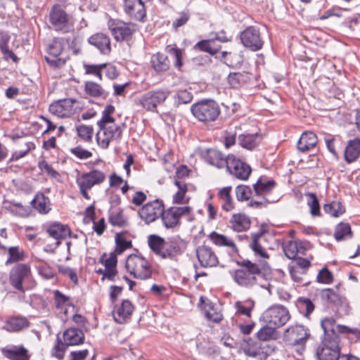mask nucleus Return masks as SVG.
I'll use <instances>...</instances> for the list:
<instances>
[{"mask_svg": "<svg viewBox=\"0 0 360 360\" xmlns=\"http://www.w3.org/2000/svg\"><path fill=\"white\" fill-rule=\"evenodd\" d=\"M49 21L53 30L61 34L74 31V20L64 7L60 4L53 5L49 12Z\"/></svg>", "mask_w": 360, "mask_h": 360, "instance_id": "f257e3e1", "label": "nucleus"}, {"mask_svg": "<svg viewBox=\"0 0 360 360\" xmlns=\"http://www.w3.org/2000/svg\"><path fill=\"white\" fill-rule=\"evenodd\" d=\"M192 115L199 122L207 123L215 121L220 115V108L217 102L205 99L191 106Z\"/></svg>", "mask_w": 360, "mask_h": 360, "instance_id": "f03ea898", "label": "nucleus"}, {"mask_svg": "<svg viewBox=\"0 0 360 360\" xmlns=\"http://www.w3.org/2000/svg\"><path fill=\"white\" fill-rule=\"evenodd\" d=\"M243 269H237L234 273V281L241 286H252L256 283V276L262 274L261 269L248 259L238 262Z\"/></svg>", "mask_w": 360, "mask_h": 360, "instance_id": "7ed1b4c3", "label": "nucleus"}, {"mask_svg": "<svg viewBox=\"0 0 360 360\" xmlns=\"http://www.w3.org/2000/svg\"><path fill=\"white\" fill-rule=\"evenodd\" d=\"M127 271L135 278L146 280L151 277L152 270L149 262L142 256L130 255L125 263Z\"/></svg>", "mask_w": 360, "mask_h": 360, "instance_id": "20e7f679", "label": "nucleus"}, {"mask_svg": "<svg viewBox=\"0 0 360 360\" xmlns=\"http://www.w3.org/2000/svg\"><path fill=\"white\" fill-rule=\"evenodd\" d=\"M321 326L324 332L323 338L328 336L335 340H340L339 334H352L356 339L360 338V330L358 328L337 324L333 317H326L323 319L321 322Z\"/></svg>", "mask_w": 360, "mask_h": 360, "instance_id": "39448f33", "label": "nucleus"}, {"mask_svg": "<svg viewBox=\"0 0 360 360\" xmlns=\"http://www.w3.org/2000/svg\"><path fill=\"white\" fill-rule=\"evenodd\" d=\"M318 360H338L340 357V340L323 338L316 350Z\"/></svg>", "mask_w": 360, "mask_h": 360, "instance_id": "423d86ee", "label": "nucleus"}, {"mask_svg": "<svg viewBox=\"0 0 360 360\" xmlns=\"http://www.w3.org/2000/svg\"><path fill=\"white\" fill-rule=\"evenodd\" d=\"M264 322L275 328L284 326L290 319L288 309L282 305H274L268 308L262 314Z\"/></svg>", "mask_w": 360, "mask_h": 360, "instance_id": "0eeeda50", "label": "nucleus"}, {"mask_svg": "<svg viewBox=\"0 0 360 360\" xmlns=\"http://www.w3.org/2000/svg\"><path fill=\"white\" fill-rule=\"evenodd\" d=\"M310 336L309 331L302 325L291 326L288 328L283 335L284 341L290 345L299 346L303 350Z\"/></svg>", "mask_w": 360, "mask_h": 360, "instance_id": "6e6552de", "label": "nucleus"}, {"mask_svg": "<svg viewBox=\"0 0 360 360\" xmlns=\"http://www.w3.org/2000/svg\"><path fill=\"white\" fill-rule=\"evenodd\" d=\"M241 345L245 355L254 358L259 356L260 359L264 360L275 349L274 347L269 345L263 346L251 338L244 339Z\"/></svg>", "mask_w": 360, "mask_h": 360, "instance_id": "1a4fd4ad", "label": "nucleus"}, {"mask_svg": "<svg viewBox=\"0 0 360 360\" xmlns=\"http://www.w3.org/2000/svg\"><path fill=\"white\" fill-rule=\"evenodd\" d=\"M168 89H159L145 93L141 98V105L147 110L155 111L158 105L162 104L170 95Z\"/></svg>", "mask_w": 360, "mask_h": 360, "instance_id": "9d476101", "label": "nucleus"}, {"mask_svg": "<svg viewBox=\"0 0 360 360\" xmlns=\"http://www.w3.org/2000/svg\"><path fill=\"white\" fill-rule=\"evenodd\" d=\"M108 27L117 41L131 39L133 34L136 31L135 24L127 23L119 20H109Z\"/></svg>", "mask_w": 360, "mask_h": 360, "instance_id": "9b49d317", "label": "nucleus"}, {"mask_svg": "<svg viewBox=\"0 0 360 360\" xmlns=\"http://www.w3.org/2000/svg\"><path fill=\"white\" fill-rule=\"evenodd\" d=\"M240 39L243 45L252 51L260 50L264 45L259 30L255 26H249L242 31Z\"/></svg>", "mask_w": 360, "mask_h": 360, "instance_id": "f8f14e48", "label": "nucleus"}, {"mask_svg": "<svg viewBox=\"0 0 360 360\" xmlns=\"http://www.w3.org/2000/svg\"><path fill=\"white\" fill-rule=\"evenodd\" d=\"M191 208L185 207H171L166 210L163 209L161 214V219L164 226L169 229H174L180 224V218L182 216L190 214Z\"/></svg>", "mask_w": 360, "mask_h": 360, "instance_id": "ddd939ff", "label": "nucleus"}, {"mask_svg": "<svg viewBox=\"0 0 360 360\" xmlns=\"http://www.w3.org/2000/svg\"><path fill=\"white\" fill-rule=\"evenodd\" d=\"M31 269L30 265L18 263L14 266L9 273V283L17 290L24 292L22 283L30 278Z\"/></svg>", "mask_w": 360, "mask_h": 360, "instance_id": "4468645a", "label": "nucleus"}, {"mask_svg": "<svg viewBox=\"0 0 360 360\" xmlns=\"http://www.w3.org/2000/svg\"><path fill=\"white\" fill-rule=\"evenodd\" d=\"M122 130L117 124L109 127L104 125L96 134V138L98 145L103 149L108 148L110 141H119L122 137Z\"/></svg>", "mask_w": 360, "mask_h": 360, "instance_id": "2eb2a0df", "label": "nucleus"}, {"mask_svg": "<svg viewBox=\"0 0 360 360\" xmlns=\"http://www.w3.org/2000/svg\"><path fill=\"white\" fill-rule=\"evenodd\" d=\"M227 171L235 178L240 180H247L252 172L249 165L237 159L233 155H228Z\"/></svg>", "mask_w": 360, "mask_h": 360, "instance_id": "dca6fc26", "label": "nucleus"}, {"mask_svg": "<svg viewBox=\"0 0 360 360\" xmlns=\"http://www.w3.org/2000/svg\"><path fill=\"white\" fill-rule=\"evenodd\" d=\"M164 204L162 200H155L145 204L139 211L140 218L149 224L158 219L162 214Z\"/></svg>", "mask_w": 360, "mask_h": 360, "instance_id": "f3484780", "label": "nucleus"}, {"mask_svg": "<svg viewBox=\"0 0 360 360\" xmlns=\"http://www.w3.org/2000/svg\"><path fill=\"white\" fill-rule=\"evenodd\" d=\"M124 11L131 18L143 21L146 15L145 4L141 0H123Z\"/></svg>", "mask_w": 360, "mask_h": 360, "instance_id": "a211bd4d", "label": "nucleus"}, {"mask_svg": "<svg viewBox=\"0 0 360 360\" xmlns=\"http://www.w3.org/2000/svg\"><path fill=\"white\" fill-rule=\"evenodd\" d=\"M105 179V174L98 169H92L79 176L76 179L77 185H81L89 188L96 185H100Z\"/></svg>", "mask_w": 360, "mask_h": 360, "instance_id": "6ab92c4d", "label": "nucleus"}, {"mask_svg": "<svg viewBox=\"0 0 360 360\" xmlns=\"http://www.w3.org/2000/svg\"><path fill=\"white\" fill-rule=\"evenodd\" d=\"M196 255L202 267H214L219 264L216 253L210 247L207 245L199 246L196 250Z\"/></svg>", "mask_w": 360, "mask_h": 360, "instance_id": "aec40b11", "label": "nucleus"}, {"mask_svg": "<svg viewBox=\"0 0 360 360\" xmlns=\"http://www.w3.org/2000/svg\"><path fill=\"white\" fill-rule=\"evenodd\" d=\"M76 102L72 98L56 101L50 105L49 111L60 117H68L74 113L73 105Z\"/></svg>", "mask_w": 360, "mask_h": 360, "instance_id": "412c9836", "label": "nucleus"}, {"mask_svg": "<svg viewBox=\"0 0 360 360\" xmlns=\"http://www.w3.org/2000/svg\"><path fill=\"white\" fill-rule=\"evenodd\" d=\"M184 252L183 242L179 237L170 238L165 240L161 257L174 259Z\"/></svg>", "mask_w": 360, "mask_h": 360, "instance_id": "4be33fe9", "label": "nucleus"}, {"mask_svg": "<svg viewBox=\"0 0 360 360\" xmlns=\"http://www.w3.org/2000/svg\"><path fill=\"white\" fill-rule=\"evenodd\" d=\"M319 295L323 304L336 309H338L345 301V298L341 297L333 288L322 289Z\"/></svg>", "mask_w": 360, "mask_h": 360, "instance_id": "5701e85b", "label": "nucleus"}, {"mask_svg": "<svg viewBox=\"0 0 360 360\" xmlns=\"http://www.w3.org/2000/svg\"><path fill=\"white\" fill-rule=\"evenodd\" d=\"M134 305L129 300H124L121 304L116 305L112 311L114 320L117 323L122 324L130 319L134 311Z\"/></svg>", "mask_w": 360, "mask_h": 360, "instance_id": "b1692460", "label": "nucleus"}, {"mask_svg": "<svg viewBox=\"0 0 360 360\" xmlns=\"http://www.w3.org/2000/svg\"><path fill=\"white\" fill-rule=\"evenodd\" d=\"M264 226L262 225L259 231L257 233L251 234V240L249 243V247L254 252L256 256L268 259L269 257V254L266 251V249L263 247L262 242L264 240Z\"/></svg>", "mask_w": 360, "mask_h": 360, "instance_id": "393cba45", "label": "nucleus"}, {"mask_svg": "<svg viewBox=\"0 0 360 360\" xmlns=\"http://www.w3.org/2000/svg\"><path fill=\"white\" fill-rule=\"evenodd\" d=\"M46 231L50 237L56 240V246L60 245L61 239H65L71 234L70 228L59 222H53L48 225Z\"/></svg>", "mask_w": 360, "mask_h": 360, "instance_id": "a878e982", "label": "nucleus"}, {"mask_svg": "<svg viewBox=\"0 0 360 360\" xmlns=\"http://www.w3.org/2000/svg\"><path fill=\"white\" fill-rule=\"evenodd\" d=\"M88 42L96 47L101 54L108 55L111 51L110 39L105 34H94L88 39Z\"/></svg>", "mask_w": 360, "mask_h": 360, "instance_id": "bb28decb", "label": "nucleus"}, {"mask_svg": "<svg viewBox=\"0 0 360 360\" xmlns=\"http://www.w3.org/2000/svg\"><path fill=\"white\" fill-rule=\"evenodd\" d=\"M276 185V182L274 180H266L264 179L263 176H261L253 184L255 195L259 198H267L266 195L273 191Z\"/></svg>", "mask_w": 360, "mask_h": 360, "instance_id": "cd10ccee", "label": "nucleus"}, {"mask_svg": "<svg viewBox=\"0 0 360 360\" xmlns=\"http://www.w3.org/2000/svg\"><path fill=\"white\" fill-rule=\"evenodd\" d=\"M204 158L207 163L217 168L226 167L228 165V155L226 157L217 149H207Z\"/></svg>", "mask_w": 360, "mask_h": 360, "instance_id": "c85d7f7f", "label": "nucleus"}, {"mask_svg": "<svg viewBox=\"0 0 360 360\" xmlns=\"http://www.w3.org/2000/svg\"><path fill=\"white\" fill-rule=\"evenodd\" d=\"M63 342L69 346L79 345L84 342L85 336L82 330L69 328L63 334Z\"/></svg>", "mask_w": 360, "mask_h": 360, "instance_id": "c756f323", "label": "nucleus"}, {"mask_svg": "<svg viewBox=\"0 0 360 360\" xmlns=\"http://www.w3.org/2000/svg\"><path fill=\"white\" fill-rule=\"evenodd\" d=\"M229 225L235 231H245L250 229L251 220L250 217L245 214H233L229 220Z\"/></svg>", "mask_w": 360, "mask_h": 360, "instance_id": "7c9ffc66", "label": "nucleus"}, {"mask_svg": "<svg viewBox=\"0 0 360 360\" xmlns=\"http://www.w3.org/2000/svg\"><path fill=\"white\" fill-rule=\"evenodd\" d=\"M318 143L316 135L312 131L304 132L297 141V149L302 152L306 153L314 148Z\"/></svg>", "mask_w": 360, "mask_h": 360, "instance_id": "2f4dec72", "label": "nucleus"}, {"mask_svg": "<svg viewBox=\"0 0 360 360\" xmlns=\"http://www.w3.org/2000/svg\"><path fill=\"white\" fill-rule=\"evenodd\" d=\"M2 353L10 360H30V358L28 350L23 346L13 345L10 348H4Z\"/></svg>", "mask_w": 360, "mask_h": 360, "instance_id": "473e14b6", "label": "nucleus"}, {"mask_svg": "<svg viewBox=\"0 0 360 360\" xmlns=\"http://www.w3.org/2000/svg\"><path fill=\"white\" fill-rule=\"evenodd\" d=\"M360 156V139L349 140L345 149L344 159L347 163L350 164L356 161Z\"/></svg>", "mask_w": 360, "mask_h": 360, "instance_id": "72a5a7b5", "label": "nucleus"}, {"mask_svg": "<svg viewBox=\"0 0 360 360\" xmlns=\"http://www.w3.org/2000/svg\"><path fill=\"white\" fill-rule=\"evenodd\" d=\"M200 304L207 319L214 323H219L221 321L222 314L214 309V304L212 302L201 296Z\"/></svg>", "mask_w": 360, "mask_h": 360, "instance_id": "f704fd0d", "label": "nucleus"}, {"mask_svg": "<svg viewBox=\"0 0 360 360\" xmlns=\"http://www.w3.org/2000/svg\"><path fill=\"white\" fill-rule=\"evenodd\" d=\"M29 326L30 322L25 317L13 316L6 321L3 329L10 333H15L28 328Z\"/></svg>", "mask_w": 360, "mask_h": 360, "instance_id": "c9c22d12", "label": "nucleus"}, {"mask_svg": "<svg viewBox=\"0 0 360 360\" xmlns=\"http://www.w3.org/2000/svg\"><path fill=\"white\" fill-rule=\"evenodd\" d=\"M31 204L40 214H47L51 210L49 198L42 193H37Z\"/></svg>", "mask_w": 360, "mask_h": 360, "instance_id": "e433bc0d", "label": "nucleus"}, {"mask_svg": "<svg viewBox=\"0 0 360 360\" xmlns=\"http://www.w3.org/2000/svg\"><path fill=\"white\" fill-rule=\"evenodd\" d=\"M231 186L221 188L218 192V197L221 202V207L226 212H230L235 207L234 202L231 195Z\"/></svg>", "mask_w": 360, "mask_h": 360, "instance_id": "4c0bfd02", "label": "nucleus"}, {"mask_svg": "<svg viewBox=\"0 0 360 360\" xmlns=\"http://www.w3.org/2000/svg\"><path fill=\"white\" fill-rule=\"evenodd\" d=\"M256 335L259 340L263 342L276 340L279 338L276 328L267 323L258 330Z\"/></svg>", "mask_w": 360, "mask_h": 360, "instance_id": "58836bf2", "label": "nucleus"}, {"mask_svg": "<svg viewBox=\"0 0 360 360\" xmlns=\"http://www.w3.org/2000/svg\"><path fill=\"white\" fill-rule=\"evenodd\" d=\"M238 141L241 147L252 150L259 144L260 138L257 133L242 134L238 136Z\"/></svg>", "mask_w": 360, "mask_h": 360, "instance_id": "ea45409f", "label": "nucleus"}, {"mask_svg": "<svg viewBox=\"0 0 360 360\" xmlns=\"http://www.w3.org/2000/svg\"><path fill=\"white\" fill-rule=\"evenodd\" d=\"M150 63L156 72H165L169 68V60L167 56L161 53L153 55Z\"/></svg>", "mask_w": 360, "mask_h": 360, "instance_id": "a19ab883", "label": "nucleus"}, {"mask_svg": "<svg viewBox=\"0 0 360 360\" xmlns=\"http://www.w3.org/2000/svg\"><path fill=\"white\" fill-rule=\"evenodd\" d=\"M84 91L86 94L94 98L102 97L105 98L109 95V93L103 89L100 84L92 81L85 82Z\"/></svg>", "mask_w": 360, "mask_h": 360, "instance_id": "79ce46f5", "label": "nucleus"}, {"mask_svg": "<svg viewBox=\"0 0 360 360\" xmlns=\"http://www.w3.org/2000/svg\"><path fill=\"white\" fill-rule=\"evenodd\" d=\"M352 236L351 226L348 223L340 222L335 226L334 238L337 241L352 238Z\"/></svg>", "mask_w": 360, "mask_h": 360, "instance_id": "37998d69", "label": "nucleus"}, {"mask_svg": "<svg viewBox=\"0 0 360 360\" xmlns=\"http://www.w3.org/2000/svg\"><path fill=\"white\" fill-rule=\"evenodd\" d=\"M209 238L216 245L229 247L233 251H237L234 242L224 235L213 231L210 234Z\"/></svg>", "mask_w": 360, "mask_h": 360, "instance_id": "c03bdc74", "label": "nucleus"}, {"mask_svg": "<svg viewBox=\"0 0 360 360\" xmlns=\"http://www.w3.org/2000/svg\"><path fill=\"white\" fill-rule=\"evenodd\" d=\"M285 256L291 259L297 257V255L304 254V248L302 243L299 241H290L283 248Z\"/></svg>", "mask_w": 360, "mask_h": 360, "instance_id": "a18cd8bd", "label": "nucleus"}, {"mask_svg": "<svg viewBox=\"0 0 360 360\" xmlns=\"http://www.w3.org/2000/svg\"><path fill=\"white\" fill-rule=\"evenodd\" d=\"M326 213L334 217H338L345 212V207L340 201H332L323 205Z\"/></svg>", "mask_w": 360, "mask_h": 360, "instance_id": "49530a36", "label": "nucleus"}, {"mask_svg": "<svg viewBox=\"0 0 360 360\" xmlns=\"http://www.w3.org/2000/svg\"><path fill=\"white\" fill-rule=\"evenodd\" d=\"M6 250H7L8 255V257L5 262L6 265H9L25 259L24 251L20 249L19 246L6 248Z\"/></svg>", "mask_w": 360, "mask_h": 360, "instance_id": "de8ad7c7", "label": "nucleus"}, {"mask_svg": "<svg viewBox=\"0 0 360 360\" xmlns=\"http://www.w3.org/2000/svg\"><path fill=\"white\" fill-rule=\"evenodd\" d=\"M250 77L247 72H233L228 76V82L232 88L238 89L245 84Z\"/></svg>", "mask_w": 360, "mask_h": 360, "instance_id": "09e8293b", "label": "nucleus"}, {"mask_svg": "<svg viewBox=\"0 0 360 360\" xmlns=\"http://www.w3.org/2000/svg\"><path fill=\"white\" fill-rule=\"evenodd\" d=\"M4 208L16 216L26 217L28 215L27 208L20 202L6 201L4 202Z\"/></svg>", "mask_w": 360, "mask_h": 360, "instance_id": "8fccbe9b", "label": "nucleus"}, {"mask_svg": "<svg viewBox=\"0 0 360 360\" xmlns=\"http://www.w3.org/2000/svg\"><path fill=\"white\" fill-rule=\"evenodd\" d=\"M194 48L207 52L212 56L216 54L219 50V46L215 45L214 39L200 41L195 45Z\"/></svg>", "mask_w": 360, "mask_h": 360, "instance_id": "3c124183", "label": "nucleus"}, {"mask_svg": "<svg viewBox=\"0 0 360 360\" xmlns=\"http://www.w3.org/2000/svg\"><path fill=\"white\" fill-rule=\"evenodd\" d=\"M165 240L157 235H150L148 243L150 248L158 255L161 257Z\"/></svg>", "mask_w": 360, "mask_h": 360, "instance_id": "603ef678", "label": "nucleus"}, {"mask_svg": "<svg viewBox=\"0 0 360 360\" xmlns=\"http://www.w3.org/2000/svg\"><path fill=\"white\" fill-rule=\"evenodd\" d=\"M108 221L113 226L124 227L127 221L121 211L110 210L109 213Z\"/></svg>", "mask_w": 360, "mask_h": 360, "instance_id": "864d4df0", "label": "nucleus"}, {"mask_svg": "<svg viewBox=\"0 0 360 360\" xmlns=\"http://www.w3.org/2000/svg\"><path fill=\"white\" fill-rule=\"evenodd\" d=\"M115 111V107L112 105H108L102 112V117L97 122L99 129L104 127L108 123H113L115 120L111 115Z\"/></svg>", "mask_w": 360, "mask_h": 360, "instance_id": "5fc2aeb1", "label": "nucleus"}, {"mask_svg": "<svg viewBox=\"0 0 360 360\" xmlns=\"http://www.w3.org/2000/svg\"><path fill=\"white\" fill-rule=\"evenodd\" d=\"M305 195L307 197V205L310 207L311 214L314 217L320 216V205L316 195L309 192Z\"/></svg>", "mask_w": 360, "mask_h": 360, "instance_id": "6e6d98bb", "label": "nucleus"}, {"mask_svg": "<svg viewBox=\"0 0 360 360\" xmlns=\"http://www.w3.org/2000/svg\"><path fill=\"white\" fill-rule=\"evenodd\" d=\"M174 184L178 188V191L173 195V202L176 204L184 203V198L187 192L186 184L180 181L175 179Z\"/></svg>", "mask_w": 360, "mask_h": 360, "instance_id": "4d7b16f0", "label": "nucleus"}, {"mask_svg": "<svg viewBox=\"0 0 360 360\" xmlns=\"http://www.w3.org/2000/svg\"><path fill=\"white\" fill-rule=\"evenodd\" d=\"M68 347V346L58 337L56 340L55 345L51 349V356L58 360H63Z\"/></svg>", "mask_w": 360, "mask_h": 360, "instance_id": "13d9d810", "label": "nucleus"}, {"mask_svg": "<svg viewBox=\"0 0 360 360\" xmlns=\"http://www.w3.org/2000/svg\"><path fill=\"white\" fill-rule=\"evenodd\" d=\"M76 131L80 139L86 142L91 141L94 133L93 127L80 124L76 127Z\"/></svg>", "mask_w": 360, "mask_h": 360, "instance_id": "bf43d9fd", "label": "nucleus"}, {"mask_svg": "<svg viewBox=\"0 0 360 360\" xmlns=\"http://www.w3.org/2000/svg\"><path fill=\"white\" fill-rule=\"evenodd\" d=\"M38 167L41 172H46L52 179L60 181V174L58 171L54 169L46 160H42L38 162Z\"/></svg>", "mask_w": 360, "mask_h": 360, "instance_id": "052dcab7", "label": "nucleus"}, {"mask_svg": "<svg viewBox=\"0 0 360 360\" xmlns=\"http://www.w3.org/2000/svg\"><path fill=\"white\" fill-rule=\"evenodd\" d=\"M235 193L238 201H246L250 199L252 195V189L246 185H239L236 187Z\"/></svg>", "mask_w": 360, "mask_h": 360, "instance_id": "680f3d73", "label": "nucleus"}, {"mask_svg": "<svg viewBox=\"0 0 360 360\" xmlns=\"http://www.w3.org/2000/svg\"><path fill=\"white\" fill-rule=\"evenodd\" d=\"M63 39L62 38H55L49 46V53L51 57H58L63 51Z\"/></svg>", "mask_w": 360, "mask_h": 360, "instance_id": "e2e57ef3", "label": "nucleus"}, {"mask_svg": "<svg viewBox=\"0 0 360 360\" xmlns=\"http://www.w3.org/2000/svg\"><path fill=\"white\" fill-rule=\"evenodd\" d=\"M116 248L115 252L121 255L124 250L131 247V242L127 240L121 233H117L115 236Z\"/></svg>", "mask_w": 360, "mask_h": 360, "instance_id": "0e129e2a", "label": "nucleus"}, {"mask_svg": "<svg viewBox=\"0 0 360 360\" xmlns=\"http://www.w3.org/2000/svg\"><path fill=\"white\" fill-rule=\"evenodd\" d=\"M297 304L300 309L305 311V317H309L315 308L312 301L309 298L307 297H299L297 300Z\"/></svg>", "mask_w": 360, "mask_h": 360, "instance_id": "69168bd1", "label": "nucleus"}, {"mask_svg": "<svg viewBox=\"0 0 360 360\" xmlns=\"http://www.w3.org/2000/svg\"><path fill=\"white\" fill-rule=\"evenodd\" d=\"M106 66V63H101L98 65L84 64V68L85 74L93 75L96 76L100 80H102V70Z\"/></svg>", "mask_w": 360, "mask_h": 360, "instance_id": "338daca9", "label": "nucleus"}, {"mask_svg": "<svg viewBox=\"0 0 360 360\" xmlns=\"http://www.w3.org/2000/svg\"><path fill=\"white\" fill-rule=\"evenodd\" d=\"M316 281L319 283L330 284L333 281V274L328 268L324 267L319 271L316 277Z\"/></svg>", "mask_w": 360, "mask_h": 360, "instance_id": "774afa93", "label": "nucleus"}]
</instances>
